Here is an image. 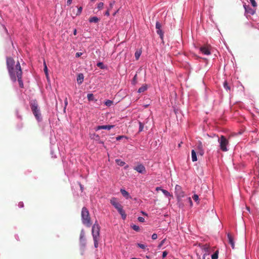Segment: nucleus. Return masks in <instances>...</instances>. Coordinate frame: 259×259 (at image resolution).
<instances>
[{
	"label": "nucleus",
	"instance_id": "obj_23",
	"mask_svg": "<svg viewBox=\"0 0 259 259\" xmlns=\"http://www.w3.org/2000/svg\"><path fill=\"white\" fill-rule=\"evenodd\" d=\"M100 19L97 17L94 16L93 17L90 18L89 21L90 23H97L99 21Z\"/></svg>",
	"mask_w": 259,
	"mask_h": 259
},
{
	"label": "nucleus",
	"instance_id": "obj_41",
	"mask_svg": "<svg viewBox=\"0 0 259 259\" xmlns=\"http://www.w3.org/2000/svg\"><path fill=\"white\" fill-rule=\"evenodd\" d=\"M161 25L160 24V23L158 22H157L156 23V29H161Z\"/></svg>",
	"mask_w": 259,
	"mask_h": 259
},
{
	"label": "nucleus",
	"instance_id": "obj_1",
	"mask_svg": "<svg viewBox=\"0 0 259 259\" xmlns=\"http://www.w3.org/2000/svg\"><path fill=\"white\" fill-rule=\"evenodd\" d=\"M15 61L11 57H8L7 58V66L8 70V72L11 80L13 82H15L16 81V70H15Z\"/></svg>",
	"mask_w": 259,
	"mask_h": 259
},
{
	"label": "nucleus",
	"instance_id": "obj_53",
	"mask_svg": "<svg viewBox=\"0 0 259 259\" xmlns=\"http://www.w3.org/2000/svg\"><path fill=\"white\" fill-rule=\"evenodd\" d=\"M72 0H67V5L68 6L70 5L72 3Z\"/></svg>",
	"mask_w": 259,
	"mask_h": 259
},
{
	"label": "nucleus",
	"instance_id": "obj_47",
	"mask_svg": "<svg viewBox=\"0 0 259 259\" xmlns=\"http://www.w3.org/2000/svg\"><path fill=\"white\" fill-rule=\"evenodd\" d=\"M115 1H112L110 3L109 9H112L113 8L114 5L115 4Z\"/></svg>",
	"mask_w": 259,
	"mask_h": 259
},
{
	"label": "nucleus",
	"instance_id": "obj_45",
	"mask_svg": "<svg viewBox=\"0 0 259 259\" xmlns=\"http://www.w3.org/2000/svg\"><path fill=\"white\" fill-rule=\"evenodd\" d=\"M138 246L140 248H142V249H145L146 246L145 245L143 244H140V243H138L137 244Z\"/></svg>",
	"mask_w": 259,
	"mask_h": 259
},
{
	"label": "nucleus",
	"instance_id": "obj_56",
	"mask_svg": "<svg viewBox=\"0 0 259 259\" xmlns=\"http://www.w3.org/2000/svg\"><path fill=\"white\" fill-rule=\"evenodd\" d=\"M76 33H77L76 29H74V31H73V34L74 35H75L76 34Z\"/></svg>",
	"mask_w": 259,
	"mask_h": 259
},
{
	"label": "nucleus",
	"instance_id": "obj_21",
	"mask_svg": "<svg viewBox=\"0 0 259 259\" xmlns=\"http://www.w3.org/2000/svg\"><path fill=\"white\" fill-rule=\"evenodd\" d=\"M120 192L126 199L131 198V197L130 195V194L124 189H120Z\"/></svg>",
	"mask_w": 259,
	"mask_h": 259
},
{
	"label": "nucleus",
	"instance_id": "obj_43",
	"mask_svg": "<svg viewBox=\"0 0 259 259\" xmlns=\"http://www.w3.org/2000/svg\"><path fill=\"white\" fill-rule=\"evenodd\" d=\"M98 241H99V239H94V246L96 248H97L98 246Z\"/></svg>",
	"mask_w": 259,
	"mask_h": 259
},
{
	"label": "nucleus",
	"instance_id": "obj_32",
	"mask_svg": "<svg viewBox=\"0 0 259 259\" xmlns=\"http://www.w3.org/2000/svg\"><path fill=\"white\" fill-rule=\"evenodd\" d=\"M105 104L107 106H111L113 104V101L107 100L106 101Z\"/></svg>",
	"mask_w": 259,
	"mask_h": 259
},
{
	"label": "nucleus",
	"instance_id": "obj_55",
	"mask_svg": "<svg viewBox=\"0 0 259 259\" xmlns=\"http://www.w3.org/2000/svg\"><path fill=\"white\" fill-rule=\"evenodd\" d=\"M161 189H162L160 187H157L156 188V191H159V190H161Z\"/></svg>",
	"mask_w": 259,
	"mask_h": 259
},
{
	"label": "nucleus",
	"instance_id": "obj_61",
	"mask_svg": "<svg viewBox=\"0 0 259 259\" xmlns=\"http://www.w3.org/2000/svg\"><path fill=\"white\" fill-rule=\"evenodd\" d=\"M116 14V12H115L114 14H113V15H115V14Z\"/></svg>",
	"mask_w": 259,
	"mask_h": 259
},
{
	"label": "nucleus",
	"instance_id": "obj_8",
	"mask_svg": "<svg viewBox=\"0 0 259 259\" xmlns=\"http://www.w3.org/2000/svg\"><path fill=\"white\" fill-rule=\"evenodd\" d=\"M175 193L179 200L184 196V193L182 190V187L178 185H177L175 187Z\"/></svg>",
	"mask_w": 259,
	"mask_h": 259
},
{
	"label": "nucleus",
	"instance_id": "obj_52",
	"mask_svg": "<svg viewBox=\"0 0 259 259\" xmlns=\"http://www.w3.org/2000/svg\"><path fill=\"white\" fill-rule=\"evenodd\" d=\"M23 203L22 202H20L18 204V206L20 207H23Z\"/></svg>",
	"mask_w": 259,
	"mask_h": 259
},
{
	"label": "nucleus",
	"instance_id": "obj_38",
	"mask_svg": "<svg viewBox=\"0 0 259 259\" xmlns=\"http://www.w3.org/2000/svg\"><path fill=\"white\" fill-rule=\"evenodd\" d=\"M193 200L195 201H197L199 199L198 195L197 194H194L192 197Z\"/></svg>",
	"mask_w": 259,
	"mask_h": 259
},
{
	"label": "nucleus",
	"instance_id": "obj_57",
	"mask_svg": "<svg viewBox=\"0 0 259 259\" xmlns=\"http://www.w3.org/2000/svg\"><path fill=\"white\" fill-rule=\"evenodd\" d=\"M187 199H188V200H189V201L191 203H192V200H191V198H190V197H188Z\"/></svg>",
	"mask_w": 259,
	"mask_h": 259
},
{
	"label": "nucleus",
	"instance_id": "obj_42",
	"mask_svg": "<svg viewBox=\"0 0 259 259\" xmlns=\"http://www.w3.org/2000/svg\"><path fill=\"white\" fill-rule=\"evenodd\" d=\"M97 66L100 67V68L101 69H103L104 68V65H103V63H102V62H99L97 63Z\"/></svg>",
	"mask_w": 259,
	"mask_h": 259
},
{
	"label": "nucleus",
	"instance_id": "obj_10",
	"mask_svg": "<svg viewBox=\"0 0 259 259\" xmlns=\"http://www.w3.org/2000/svg\"><path fill=\"white\" fill-rule=\"evenodd\" d=\"M210 48L211 47L209 45H204L200 48V51L202 54L209 55L210 54Z\"/></svg>",
	"mask_w": 259,
	"mask_h": 259
},
{
	"label": "nucleus",
	"instance_id": "obj_13",
	"mask_svg": "<svg viewBox=\"0 0 259 259\" xmlns=\"http://www.w3.org/2000/svg\"><path fill=\"white\" fill-rule=\"evenodd\" d=\"M110 203L111 204L114 206V207L116 209H118L120 207H121L122 205L119 203L117 200L114 197H113L110 200Z\"/></svg>",
	"mask_w": 259,
	"mask_h": 259
},
{
	"label": "nucleus",
	"instance_id": "obj_6",
	"mask_svg": "<svg viewBox=\"0 0 259 259\" xmlns=\"http://www.w3.org/2000/svg\"><path fill=\"white\" fill-rule=\"evenodd\" d=\"M100 229V228L99 224L96 222L92 227V235L93 239H99Z\"/></svg>",
	"mask_w": 259,
	"mask_h": 259
},
{
	"label": "nucleus",
	"instance_id": "obj_28",
	"mask_svg": "<svg viewBox=\"0 0 259 259\" xmlns=\"http://www.w3.org/2000/svg\"><path fill=\"white\" fill-rule=\"evenodd\" d=\"M219 251L217 250L212 255L211 259H218V258Z\"/></svg>",
	"mask_w": 259,
	"mask_h": 259
},
{
	"label": "nucleus",
	"instance_id": "obj_50",
	"mask_svg": "<svg viewBox=\"0 0 259 259\" xmlns=\"http://www.w3.org/2000/svg\"><path fill=\"white\" fill-rule=\"evenodd\" d=\"M82 54V53H81V52H77V53H76V54H75V56H76V57H80Z\"/></svg>",
	"mask_w": 259,
	"mask_h": 259
},
{
	"label": "nucleus",
	"instance_id": "obj_7",
	"mask_svg": "<svg viewBox=\"0 0 259 259\" xmlns=\"http://www.w3.org/2000/svg\"><path fill=\"white\" fill-rule=\"evenodd\" d=\"M201 249L204 252L203 259H205V256L208 255L212 251L211 250L209 245L208 244H205L204 245H202L201 246Z\"/></svg>",
	"mask_w": 259,
	"mask_h": 259
},
{
	"label": "nucleus",
	"instance_id": "obj_12",
	"mask_svg": "<svg viewBox=\"0 0 259 259\" xmlns=\"http://www.w3.org/2000/svg\"><path fill=\"white\" fill-rule=\"evenodd\" d=\"M134 169L141 174H145L146 172L145 167L142 164L138 165L134 168Z\"/></svg>",
	"mask_w": 259,
	"mask_h": 259
},
{
	"label": "nucleus",
	"instance_id": "obj_35",
	"mask_svg": "<svg viewBox=\"0 0 259 259\" xmlns=\"http://www.w3.org/2000/svg\"><path fill=\"white\" fill-rule=\"evenodd\" d=\"M224 87L225 89H226L227 90H230V88L228 85L227 81L224 82Z\"/></svg>",
	"mask_w": 259,
	"mask_h": 259
},
{
	"label": "nucleus",
	"instance_id": "obj_58",
	"mask_svg": "<svg viewBox=\"0 0 259 259\" xmlns=\"http://www.w3.org/2000/svg\"><path fill=\"white\" fill-rule=\"evenodd\" d=\"M164 241V240H163L161 242L160 244H159V246H161L163 244Z\"/></svg>",
	"mask_w": 259,
	"mask_h": 259
},
{
	"label": "nucleus",
	"instance_id": "obj_51",
	"mask_svg": "<svg viewBox=\"0 0 259 259\" xmlns=\"http://www.w3.org/2000/svg\"><path fill=\"white\" fill-rule=\"evenodd\" d=\"M124 137V136H118L116 138V140H121L122 138H123Z\"/></svg>",
	"mask_w": 259,
	"mask_h": 259
},
{
	"label": "nucleus",
	"instance_id": "obj_60",
	"mask_svg": "<svg viewBox=\"0 0 259 259\" xmlns=\"http://www.w3.org/2000/svg\"><path fill=\"white\" fill-rule=\"evenodd\" d=\"M142 213H143V214H144V215H147V214H146V213H145V212H142Z\"/></svg>",
	"mask_w": 259,
	"mask_h": 259
},
{
	"label": "nucleus",
	"instance_id": "obj_14",
	"mask_svg": "<svg viewBox=\"0 0 259 259\" xmlns=\"http://www.w3.org/2000/svg\"><path fill=\"white\" fill-rule=\"evenodd\" d=\"M227 237L229 241V243L230 244L232 248L234 249L235 248V242L233 236L230 233H228Z\"/></svg>",
	"mask_w": 259,
	"mask_h": 259
},
{
	"label": "nucleus",
	"instance_id": "obj_19",
	"mask_svg": "<svg viewBox=\"0 0 259 259\" xmlns=\"http://www.w3.org/2000/svg\"><path fill=\"white\" fill-rule=\"evenodd\" d=\"M118 211V212L121 215V217L123 220H125L126 218V214L124 211V210L123 209L122 206L119 207V209H117Z\"/></svg>",
	"mask_w": 259,
	"mask_h": 259
},
{
	"label": "nucleus",
	"instance_id": "obj_30",
	"mask_svg": "<svg viewBox=\"0 0 259 259\" xmlns=\"http://www.w3.org/2000/svg\"><path fill=\"white\" fill-rule=\"evenodd\" d=\"M87 98L89 101H93L94 99L93 94H88L87 95Z\"/></svg>",
	"mask_w": 259,
	"mask_h": 259
},
{
	"label": "nucleus",
	"instance_id": "obj_20",
	"mask_svg": "<svg viewBox=\"0 0 259 259\" xmlns=\"http://www.w3.org/2000/svg\"><path fill=\"white\" fill-rule=\"evenodd\" d=\"M84 79V76L82 73H79L77 75V81L78 84H80L82 83Z\"/></svg>",
	"mask_w": 259,
	"mask_h": 259
},
{
	"label": "nucleus",
	"instance_id": "obj_11",
	"mask_svg": "<svg viewBox=\"0 0 259 259\" xmlns=\"http://www.w3.org/2000/svg\"><path fill=\"white\" fill-rule=\"evenodd\" d=\"M79 241L80 244L83 246L84 247L86 244V240L85 238V232L83 230H81L80 233V237H79Z\"/></svg>",
	"mask_w": 259,
	"mask_h": 259
},
{
	"label": "nucleus",
	"instance_id": "obj_36",
	"mask_svg": "<svg viewBox=\"0 0 259 259\" xmlns=\"http://www.w3.org/2000/svg\"><path fill=\"white\" fill-rule=\"evenodd\" d=\"M133 84H135L137 82V74H136L133 79Z\"/></svg>",
	"mask_w": 259,
	"mask_h": 259
},
{
	"label": "nucleus",
	"instance_id": "obj_59",
	"mask_svg": "<svg viewBox=\"0 0 259 259\" xmlns=\"http://www.w3.org/2000/svg\"><path fill=\"white\" fill-rule=\"evenodd\" d=\"M80 189H81V191H82L83 187H82V186L80 184Z\"/></svg>",
	"mask_w": 259,
	"mask_h": 259
},
{
	"label": "nucleus",
	"instance_id": "obj_22",
	"mask_svg": "<svg viewBox=\"0 0 259 259\" xmlns=\"http://www.w3.org/2000/svg\"><path fill=\"white\" fill-rule=\"evenodd\" d=\"M192 160L193 162L196 161L197 160L196 152L195 150H192L191 151Z\"/></svg>",
	"mask_w": 259,
	"mask_h": 259
},
{
	"label": "nucleus",
	"instance_id": "obj_4",
	"mask_svg": "<svg viewBox=\"0 0 259 259\" xmlns=\"http://www.w3.org/2000/svg\"><path fill=\"white\" fill-rule=\"evenodd\" d=\"M15 70H16V78L17 77V78H18V81L19 84V87L21 88H23L24 84H23V81L22 79V71L21 70V67L20 63L19 62H18L16 65Z\"/></svg>",
	"mask_w": 259,
	"mask_h": 259
},
{
	"label": "nucleus",
	"instance_id": "obj_49",
	"mask_svg": "<svg viewBox=\"0 0 259 259\" xmlns=\"http://www.w3.org/2000/svg\"><path fill=\"white\" fill-rule=\"evenodd\" d=\"M167 254V252L166 251H163L162 253V257L164 258L165 257H166Z\"/></svg>",
	"mask_w": 259,
	"mask_h": 259
},
{
	"label": "nucleus",
	"instance_id": "obj_16",
	"mask_svg": "<svg viewBox=\"0 0 259 259\" xmlns=\"http://www.w3.org/2000/svg\"><path fill=\"white\" fill-rule=\"evenodd\" d=\"M243 7L246 13L250 15H253L255 13V10L251 8L248 5H244Z\"/></svg>",
	"mask_w": 259,
	"mask_h": 259
},
{
	"label": "nucleus",
	"instance_id": "obj_46",
	"mask_svg": "<svg viewBox=\"0 0 259 259\" xmlns=\"http://www.w3.org/2000/svg\"><path fill=\"white\" fill-rule=\"evenodd\" d=\"M138 220L139 222L143 223L145 222V219L143 217H140L138 218Z\"/></svg>",
	"mask_w": 259,
	"mask_h": 259
},
{
	"label": "nucleus",
	"instance_id": "obj_17",
	"mask_svg": "<svg viewBox=\"0 0 259 259\" xmlns=\"http://www.w3.org/2000/svg\"><path fill=\"white\" fill-rule=\"evenodd\" d=\"M118 211V212L121 215V217L123 220H125L126 218V214L124 211V210L123 209L122 206L119 207V209H117Z\"/></svg>",
	"mask_w": 259,
	"mask_h": 259
},
{
	"label": "nucleus",
	"instance_id": "obj_5",
	"mask_svg": "<svg viewBox=\"0 0 259 259\" xmlns=\"http://www.w3.org/2000/svg\"><path fill=\"white\" fill-rule=\"evenodd\" d=\"M218 142L220 148L222 151L226 152L228 150L227 146L229 145V141L224 136H221L218 139Z\"/></svg>",
	"mask_w": 259,
	"mask_h": 259
},
{
	"label": "nucleus",
	"instance_id": "obj_18",
	"mask_svg": "<svg viewBox=\"0 0 259 259\" xmlns=\"http://www.w3.org/2000/svg\"><path fill=\"white\" fill-rule=\"evenodd\" d=\"M118 211V212L121 215V217L123 220H125L126 218V214L124 211V210L123 209L122 206L119 207V209H117Z\"/></svg>",
	"mask_w": 259,
	"mask_h": 259
},
{
	"label": "nucleus",
	"instance_id": "obj_34",
	"mask_svg": "<svg viewBox=\"0 0 259 259\" xmlns=\"http://www.w3.org/2000/svg\"><path fill=\"white\" fill-rule=\"evenodd\" d=\"M132 228H133V230L136 231H139L140 230L139 227L135 225H133V226H132Z\"/></svg>",
	"mask_w": 259,
	"mask_h": 259
},
{
	"label": "nucleus",
	"instance_id": "obj_31",
	"mask_svg": "<svg viewBox=\"0 0 259 259\" xmlns=\"http://www.w3.org/2000/svg\"><path fill=\"white\" fill-rule=\"evenodd\" d=\"M139 132H142L143 130L144 124L142 123L141 121H139Z\"/></svg>",
	"mask_w": 259,
	"mask_h": 259
},
{
	"label": "nucleus",
	"instance_id": "obj_15",
	"mask_svg": "<svg viewBox=\"0 0 259 259\" xmlns=\"http://www.w3.org/2000/svg\"><path fill=\"white\" fill-rule=\"evenodd\" d=\"M114 126V125H99V126L96 127V131H98V130H102V129L110 130L111 128H112Z\"/></svg>",
	"mask_w": 259,
	"mask_h": 259
},
{
	"label": "nucleus",
	"instance_id": "obj_26",
	"mask_svg": "<svg viewBox=\"0 0 259 259\" xmlns=\"http://www.w3.org/2000/svg\"><path fill=\"white\" fill-rule=\"evenodd\" d=\"M115 161H116V163L118 165H120V166H123L125 164V163L124 161L121 160L120 159H116Z\"/></svg>",
	"mask_w": 259,
	"mask_h": 259
},
{
	"label": "nucleus",
	"instance_id": "obj_33",
	"mask_svg": "<svg viewBox=\"0 0 259 259\" xmlns=\"http://www.w3.org/2000/svg\"><path fill=\"white\" fill-rule=\"evenodd\" d=\"M157 33L160 35V37L161 38H162L163 34V32H162L161 29H157Z\"/></svg>",
	"mask_w": 259,
	"mask_h": 259
},
{
	"label": "nucleus",
	"instance_id": "obj_40",
	"mask_svg": "<svg viewBox=\"0 0 259 259\" xmlns=\"http://www.w3.org/2000/svg\"><path fill=\"white\" fill-rule=\"evenodd\" d=\"M44 66H45L44 69V71H45L46 75L48 76V68H47V67L45 62H44Z\"/></svg>",
	"mask_w": 259,
	"mask_h": 259
},
{
	"label": "nucleus",
	"instance_id": "obj_63",
	"mask_svg": "<svg viewBox=\"0 0 259 259\" xmlns=\"http://www.w3.org/2000/svg\"><path fill=\"white\" fill-rule=\"evenodd\" d=\"M95 0H91V1H94Z\"/></svg>",
	"mask_w": 259,
	"mask_h": 259
},
{
	"label": "nucleus",
	"instance_id": "obj_9",
	"mask_svg": "<svg viewBox=\"0 0 259 259\" xmlns=\"http://www.w3.org/2000/svg\"><path fill=\"white\" fill-rule=\"evenodd\" d=\"M196 151L198 154L201 156H203L204 153L203 146L201 141H198L196 146Z\"/></svg>",
	"mask_w": 259,
	"mask_h": 259
},
{
	"label": "nucleus",
	"instance_id": "obj_54",
	"mask_svg": "<svg viewBox=\"0 0 259 259\" xmlns=\"http://www.w3.org/2000/svg\"><path fill=\"white\" fill-rule=\"evenodd\" d=\"M109 15H110V14H109V10H108L105 12V15H106V16H109Z\"/></svg>",
	"mask_w": 259,
	"mask_h": 259
},
{
	"label": "nucleus",
	"instance_id": "obj_44",
	"mask_svg": "<svg viewBox=\"0 0 259 259\" xmlns=\"http://www.w3.org/2000/svg\"><path fill=\"white\" fill-rule=\"evenodd\" d=\"M82 10V8L81 7H80L78 8L77 12L76 13V15H80L81 13Z\"/></svg>",
	"mask_w": 259,
	"mask_h": 259
},
{
	"label": "nucleus",
	"instance_id": "obj_25",
	"mask_svg": "<svg viewBox=\"0 0 259 259\" xmlns=\"http://www.w3.org/2000/svg\"><path fill=\"white\" fill-rule=\"evenodd\" d=\"M141 53H142V51L141 50L137 51L135 52V58L137 60H138L139 59V58L141 55Z\"/></svg>",
	"mask_w": 259,
	"mask_h": 259
},
{
	"label": "nucleus",
	"instance_id": "obj_24",
	"mask_svg": "<svg viewBox=\"0 0 259 259\" xmlns=\"http://www.w3.org/2000/svg\"><path fill=\"white\" fill-rule=\"evenodd\" d=\"M147 89V85H143L141 87H140L138 90V93H141L145 92Z\"/></svg>",
	"mask_w": 259,
	"mask_h": 259
},
{
	"label": "nucleus",
	"instance_id": "obj_27",
	"mask_svg": "<svg viewBox=\"0 0 259 259\" xmlns=\"http://www.w3.org/2000/svg\"><path fill=\"white\" fill-rule=\"evenodd\" d=\"M90 137H91V138L92 139H94V140H97H97H99V139H100V137H99V135H96V134H93V135H91V136H90Z\"/></svg>",
	"mask_w": 259,
	"mask_h": 259
},
{
	"label": "nucleus",
	"instance_id": "obj_37",
	"mask_svg": "<svg viewBox=\"0 0 259 259\" xmlns=\"http://www.w3.org/2000/svg\"><path fill=\"white\" fill-rule=\"evenodd\" d=\"M103 6H104V4H103V3H102V2H100V3H99L98 4V8L99 10H101V9H103Z\"/></svg>",
	"mask_w": 259,
	"mask_h": 259
},
{
	"label": "nucleus",
	"instance_id": "obj_3",
	"mask_svg": "<svg viewBox=\"0 0 259 259\" xmlns=\"http://www.w3.org/2000/svg\"><path fill=\"white\" fill-rule=\"evenodd\" d=\"M81 220L82 223L87 227H90L92 225L90 213L88 209L83 207L81 210Z\"/></svg>",
	"mask_w": 259,
	"mask_h": 259
},
{
	"label": "nucleus",
	"instance_id": "obj_48",
	"mask_svg": "<svg viewBox=\"0 0 259 259\" xmlns=\"http://www.w3.org/2000/svg\"><path fill=\"white\" fill-rule=\"evenodd\" d=\"M157 234H155V233L153 234V235H152V239L155 240V239H157Z\"/></svg>",
	"mask_w": 259,
	"mask_h": 259
},
{
	"label": "nucleus",
	"instance_id": "obj_39",
	"mask_svg": "<svg viewBox=\"0 0 259 259\" xmlns=\"http://www.w3.org/2000/svg\"><path fill=\"white\" fill-rule=\"evenodd\" d=\"M250 2L253 7H256L257 6V4L255 0H250Z\"/></svg>",
	"mask_w": 259,
	"mask_h": 259
},
{
	"label": "nucleus",
	"instance_id": "obj_62",
	"mask_svg": "<svg viewBox=\"0 0 259 259\" xmlns=\"http://www.w3.org/2000/svg\"><path fill=\"white\" fill-rule=\"evenodd\" d=\"M65 104H66V105H67V101L65 102Z\"/></svg>",
	"mask_w": 259,
	"mask_h": 259
},
{
	"label": "nucleus",
	"instance_id": "obj_29",
	"mask_svg": "<svg viewBox=\"0 0 259 259\" xmlns=\"http://www.w3.org/2000/svg\"><path fill=\"white\" fill-rule=\"evenodd\" d=\"M161 191L166 197L171 196L170 194L167 191L164 189H161Z\"/></svg>",
	"mask_w": 259,
	"mask_h": 259
},
{
	"label": "nucleus",
	"instance_id": "obj_2",
	"mask_svg": "<svg viewBox=\"0 0 259 259\" xmlns=\"http://www.w3.org/2000/svg\"><path fill=\"white\" fill-rule=\"evenodd\" d=\"M30 106L31 111L35 118L38 121H40L41 119V114L40 113V110L38 107L37 102L36 100H31L30 102Z\"/></svg>",
	"mask_w": 259,
	"mask_h": 259
}]
</instances>
